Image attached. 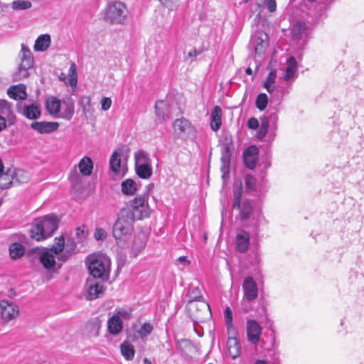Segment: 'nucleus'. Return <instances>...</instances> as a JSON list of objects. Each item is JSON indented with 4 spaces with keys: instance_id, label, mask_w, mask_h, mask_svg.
<instances>
[{
    "instance_id": "nucleus-1",
    "label": "nucleus",
    "mask_w": 364,
    "mask_h": 364,
    "mask_svg": "<svg viewBox=\"0 0 364 364\" xmlns=\"http://www.w3.org/2000/svg\"><path fill=\"white\" fill-rule=\"evenodd\" d=\"M232 208L240 210L239 219L246 226L259 227L267 223L261 210L253 208L251 200L241 202L240 193L235 198Z\"/></svg>"
},
{
    "instance_id": "nucleus-2",
    "label": "nucleus",
    "mask_w": 364,
    "mask_h": 364,
    "mask_svg": "<svg viewBox=\"0 0 364 364\" xmlns=\"http://www.w3.org/2000/svg\"><path fill=\"white\" fill-rule=\"evenodd\" d=\"M130 215L129 212L121 209L118 218L113 226V237L117 245L121 248H125L132 238L134 222L136 220Z\"/></svg>"
},
{
    "instance_id": "nucleus-3",
    "label": "nucleus",
    "mask_w": 364,
    "mask_h": 364,
    "mask_svg": "<svg viewBox=\"0 0 364 364\" xmlns=\"http://www.w3.org/2000/svg\"><path fill=\"white\" fill-rule=\"evenodd\" d=\"M58 227V220L56 216L47 215L34 220L30 230L31 237L41 241L51 237Z\"/></svg>"
},
{
    "instance_id": "nucleus-4",
    "label": "nucleus",
    "mask_w": 364,
    "mask_h": 364,
    "mask_svg": "<svg viewBox=\"0 0 364 364\" xmlns=\"http://www.w3.org/2000/svg\"><path fill=\"white\" fill-rule=\"evenodd\" d=\"M128 11L126 5L119 1L109 2L105 9L104 18L112 24H122L126 20Z\"/></svg>"
},
{
    "instance_id": "nucleus-5",
    "label": "nucleus",
    "mask_w": 364,
    "mask_h": 364,
    "mask_svg": "<svg viewBox=\"0 0 364 364\" xmlns=\"http://www.w3.org/2000/svg\"><path fill=\"white\" fill-rule=\"evenodd\" d=\"M173 136L176 139L183 141L194 140L197 131L191 122L184 117L176 119L173 124Z\"/></svg>"
},
{
    "instance_id": "nucleus-6",
    "label": "nucleus",
    "mask_w": 364,
    "mask_h": 364,
    "mask_svg": "<svg viewBox=\"0 0 364 364\" xmlns=\"http://www.w3.org/2000/svg\"><path fill=\"white\" fill-rule=\"evenodd\" d=\"M20 63L18 70L15 72L14 77L15 80H22L26 78L29 73L28 70L33 66L34 60L32 52L25 44H21V49L18 53Z\"/></svg>"
},
{
    "instance_id": "nucleus-7",
    "label": "nucleus",
    "mask_w": 364,
    "mask_h": 364,
    "mask_svg": "<svg viewBox=\"0 0 364 364\" xmlns=\"http://www.w3.org/2000/svg\"><path fill=\"white\" fill-rule=\"evenodd\" d=\"M130 213V217L134 220H141L148 218L151 213V209L148 204V196L146 195H139L131 201L130 206L122 208Z\"/></svg>"
},
{
    "instance_id": "nucleus-8",
    "label": "nucleus",
    "mask_w": 364,
    "mask_h": 364,
    "mask_svg": "<svg viewBox=\"0 0 364 364\" xmlns=\"http://www.w3.org/2000/svg\"><path fill=\"white\" fill-rule=\"evenodd\" d=\"M109 268V260L104 256H92L89 258L88 269L95 278L107 277Z\"/></svg>"
},
{
    "instance_id": "nucleus-9",
    "label": "nucleus",
    "mask_w": 364,
    "mask_h": 364,
    "mask_svg": "<svg viewBox=\"0 0 364 364\" xmlns=\"http://www.w3.org/2000/svg\"><path fill=\"white\" fill-rule=\"evenodd\" d=\"M250 43L254 47L256 54H263L269 46V36L262 31H257L252 36Z\"/></svg>"
},
{
    "instance_id": "nucleus-10",
    "label": "nucleus",
    "mask_w": 364,
    "mask_h": 364,
    "mask_svg": "<svg viewBox=\"0 0 364 364\" xmlns=\"http://www.w3.org/2000/svg\"><path fill=\"white\" fill-rule=\"evenodd\" d=\"M244 301H254L258 296V287L252 277H247L242 283Z\"/></svg>"
},
{
    "instance_id": "nucleus-11",
    "label": "nucleus",
    "mask_w": 364,
    "mask_h": 364,
    "mask_svg": "<svg viewBox=\"0 0 364 364\" xmlns=\"http://www.w3.org/2000/svg\"><path fill=\"white\" fill-rule=\"evenodd\" d=\"M246 331L248 341L253 345H257L259 342L262 333L260 325L255 320L249 319L247 321Z\"/></svg>"
},
{
    "instance_id": "nucleus-12",
    "label": "nucleus",
    "mask_w": 364,
    "mask_h": 364,
    "mask_svg": "<svg viewBox=\"0 0 364 364\" xmlns=\"http://www.w3.org/2000/svg\"><path fill=\"white\" fill-rule=\"evenodd\" d=\"M1 315L5 321H9L18 314V306L7 300L0 301Z\"/></svg>"
},
{
    "instance_id": "nucleus-13",
    "label": "nucleus",
    "mask_w": 364,
    "mask_h": 364,
    "mask_svg": "<svg viewBox=\"0 0 364 364\" xmlns=\"http://www.w3.org/2000/svg\"><path fill=\"white\" fill-rule=\"evenodd\" d=\"M60 124L57 122H33L31 124V128L39 134H50L56 131Z\"/></svg>"
},
{
    "instance_id": "nucleus-14",
    "label": "nucleus",
    "mask_w": 364,
    "mask_h": 364,
    "mask_svg": "<svg viewBox=\"0 0 364 364\" xmlns=\"http://www.w3.org/2000/svg\"><path fill=\"white\" fill-rule=\"evenodd\" d=\"M309 34V28L304 22L296 23L291 28V35L294 41L297 43L304 44Z\"/></svg>"
},
{
    "instance_id": "nucleus-15",
    "label": "nucleus",
    "mask_w": 364,
    "mask_h": 364,
    "mask_svg": "<svg viewBox=\"0 0 364 364\" xmlns=\"http://www.w3.org/2000/svg\"><path fill=\"white\" fill-rule=\"evenodd\" d=\"M231 157V144H226L223 146L221 149V167L220 171L223 173V178L225 179L229 174L230 163Z\"/></svg>"
},
{
    "instance_id": "nucleus-16",
    "label": "nucleus",
    "mask_w": 364,
    "mask_h": 364,
    "mask_svg": "<svg viewBox=\"0 0 364 364\" xmlns=\"http://www.w3.org/2000/svg\"><path fill=\"white\" fill-rule=\"evenodd\" d=\"M17 111L27 119L33 120L38 119L41 114V108L36 104L18 107Z\"/></svg>"
},
{
    "instance_id": "nucleus-17",
    "label": "nucleus",
    "mask_w": 364,
    "mask_h": 364,
    "mask_svg": "<svg viewBox=\"0 0 364 364\" xmlns=\"http://www.w3.org/2000/svg\"><path fill=\"white\" fill-rule=\"evenodd\" d=\"M250 246V235L247 232L240 230L237 232L235 238L236 250L240 253L246 252Z\"/></svg>"
},
{
    "instance_id": "nucleus-18",
    "label": "nucleus",
    "mask_w": 364,
    "mask_h": 364,
    "mask_svg": "<svg viewBox=\"0 0 364 364\" xmlns=\"http://www.w3.org/2000/svg\"><path fill=\"white\" fill-rule=\"evenodd\" d=\"M258 149L256 146H250L243 154L245 165L250 169H253L257 163Z\"/></svg>"
},
{
    "instance_id": "nucleus-19",
    "label": "nucleus",
    "mask_w": 364,
    "mask_h": 364,
    "mask_svg": "<svg viewBox=\"0 0 364 364\" xmlns=\"http://www.w3.org/2000/svg\"><path fill=\"white\" fill-rule=\"evenodd\" d=\"M6 93L10 98L15 100H23L27 97L26 87L23 84L9 87Z\"/></svg>"
},
{
    "instance_id": "nucleus-20",
    "label": "nucleus",
    "mask_w": 364,
    "mask_h": 364,
    "mask_svg": "<svg viewBox=\"0 0 364 364\" xmlns=\"http://www.w3.org/2000/svg\"><path fill=\"white\" fill-rule=\"evenodd\" d=\"M0 115L8 118L9 125L14 124L16 116L13 111V105L6 100H0Z\"/></svg>"
},
{
    "instance_id": "nucleus-21",
    "label": "nucleus",
    "mask_w": 364,
    "mask_h": 364,
    "mask_svg": "<svg viewBox=\"0 0 364 364\" xmlns=\"http://www.w3.org/2000/svg\"><path fill=\"white\" fill-rule=\"evenodd\" d=\"M61 102L55 97H50L46 100V108L47 112L55 118H60Z\"/></svg>"
},
{
    "instance_id": "nucleus-22",
    "label": "nucleus",
    "mask_w": 364,
    "mask_h": 364,
    "mask_svg": "<svg viewBox=\"0 0 364 364\" xmlns=\"http://www.w3.org/2000/svg\"><path fill=\"white\" fill-rule=\"evenodd\" d=\"M222 124V109L216 105L213 107L210 114V128L213 131L217 132L220 129Z\"/></svg>"
},
{
    "instance_id": "nucleus-23",
    "label": "nucleus",
    "mask_w": 364,
    "mask_h": 364,
    "mask_svg": "<svg viewBox=\"0 0 364 364\" xmlns=\"http://www.w3.org/2000/svg\"><path fill=\"white\" fill-rule=\"evenodd\" d=\"M39 260L43 267L46 269H53L56 265V262L53 253L48 250L41 252Z\"/></svg>"
},
{
    "instance_id": "nucleus-24",
    "label": "nucleus",
    "mask_w": 364,
    "mask_h": 364,
    "mask_svg": "<svg viewBox=\"0 0 364 364\" xmlns=\"http://www.w3.org/2000/svg\"><path fill=\"white\" fill-rule=\"evenodd\" d=\"M156 114L159 120L169 118V105L165 100H159L155 104Z\"/></svg>"
},
{
    "instance_id": "nucleus-25",
    "label": "nucleus",
    "mask_w": 364,
    "mask_h": 364,
    "mask_svg": "<svg viewBox=\"0 0 364 364\" xmlns=\"http://www.w3.org/2000/svg\"><path fill=\"white\" fill-rule=\"evenodd\" d=\"M121 163V154L117 151H114L109 160L110 168L114 173L123 176L124 175V171L122 168Z\"/></svg>"
},
{
    "instance_id": "nucleus-26",
    "label": "nucleus",
    "mask_w": 364,
    "mask_h": 364,
    "mask_svg": "<svg viewBox=\"0 0 364 364\" xmlns=\"http://www.w3.org/2000/svg\"><path fill=\"white\" fill-rule=\"evenodd\" d=\"M51 43V38L49 34H41L36 40L33 49L35 51H46Z\"/></svg>"
},
{
    "instance_id": "nucleus-27",
    "label": "nucleus",
    "mask_w": 364,
    "mask_h": 364,
    "mask_svg": "<svg viewBox=\"0 0 364 364\" xmlns=\"http://www.w3.org/2000/svg\"><path fill=\"white\" fill-rule=\"evenodd\" d=\"M229 355L235 359L240 356L241 350L238 339L235 337H229L227 342Z\"/></svg>"
},
{
    "instance_id": "nucleus-28",
    "label": "nucleus",
    "mask_w": 364,
    "mask_h": 364,
    "mask_svg": "<svg viewBox=\"0 0 364 364\" xmlns=\"http://www.w3.org/2000/svg\"><path fill=\"white\" fill-rule=\"evenodd\" d=\"M108 331L111 334L117 335L122 329V321L119 316L113 315L107 321Z\"/></svg>"
},
{
    "instance_id": "nucleus-29",
    "label": "nucleus",
    "mask_w": 364,
    "mask_h": 364,
    "mask_svg": "<svg viewBox=\"0 0 364 364\" xmlns=\"http://www.w3.org/2000/svg\"><path fill=\"white\" fill-rule=\"evenodd\" d=\"M297 71V62L294 56H291L287 60V65L284 75V79L286 81H289L293 79Z\"/></svg>"
},
{
    "instance_id": "nucleus-30",
    "label": "nucleus",
    "mask_w": 364,
    "mask_h": 364,
    "mask_svg": "<svg viewBox=\"0 0 364 364\" xmlns=\"http://www.w3.org/2000/svg\"><path fill=\"white\" fill-rule=\"evenodd\" d=\"M78 168L82 175L90 176L93 169V162L88 156H84L78 164Z\"/></svg>"
},
{
    "instance_id": "nucleus-31",
    "label": "nucleus",
    "mask_w": 364,
    "mask_h": 364,
    "mask_svg": "<svg viewBox=\"0 0 364 364\" xmlns=\"http://www.w3.org/2000/svg\"><path fill=\"white\" fill-rule=\"evenodd\" d=\"M121 189L124 195L133 196L136 193L138 188L133 179L127 178L122 182Z\"/></svg>"
},
{
    "instance_id": "nucleus-32",
    "label": "nucleus",
    "mask_w": 364,
    "mask_h": 364,
    "mask_svg": "<svg viewBox=\"0 0 364 364\" xmlns=\"http://www.w3.org/2000/svg\"><path fill=\"white\" fill-rule=\"evenodd\" d=\"M105 291L104 285L100 282L90 285L87 290V299L93 300L103 294Z\"/></svg>"
},
{
    "instance_id": "nucleus-33",
    "label": "nucleus",
    "mask_w": 364,
    "mask_h": 364,
    "mask_svg": "<svg viewBox=\"0 0 364 364\" xmlns=\"http://www.w3.org/2000/svg\"><path fill=\"white\" fill-rule=\"evenodd\" d=\"M278 108L277 107H269L261 119H266L268 124L277 128V122L278 120Z\"/></svg>"
},
{
    "instance_id": "nucleus-34",
    "label": "nucleus",
    "mask_w": 364,
    "mask_h": 364,
    "mask_svg": "<svg viewBox=\"0 0 364 364\" xmlns=\"http://www.w3.org/2000/svg\"><path fill=\"white\" fill-rule=\"evenodd\" d=\"M120 350L123 357L127 360H133L135 354L134 346L129 342L124 341L120 345Z\"/></svg>"
},
{
    "instance_id": "nucleus-35",
    "label": "nucleus",
    "mask_w": 364,
    "mask_h": 364,
    "mask_svg": "<svg viewBox=\"0 0 364 364\" xmlns=\"http://www.w3.org/2000/svg\"><path fill=\"white\" fill-rule=\"evenodd\" d=\"M79 104L84 114L90 116L92 115L95 109L91 103V97L90 96H82L80 99Z\"/></svg>"
},
{
    "instance_id": "nucleus-36",
    "label": "nucleus",
    "mask_w": 364,
    "mask_h": 364,
    "mask_svg": "<svg viewBox=\"0 0 364 364\" xmlns=\"http://www.w3.org/2000/svg\"><path fill=\"white\" fill-rule=\"evenodd\" d=\"M25 253L24 247L18 242L13 243L9 247V254L11 258L16 259L22 257Z\"/></svg>"
},
{
    "instance_id": "nucleus-37",
    "label": "nucleus",
    "mask_w": 364,
    "mask_h": 364,
    "mask_svg": "<svg viewBox=\"0 0 364 364\" xmlns=\"http://www.w3.org/2000/svg\"><path fill=\"white\" fill-rule=\"evenodd\" d=\"M136 173L143 179H147L152 175L151 164L135 166Z\"/></svg>"
},
{
    "instance_id": "nucleus-38",
    "label": "nucleus",
    "mask_w": 364,
    "mask_h": 364,
    "mask_svg": "<svg viewBox=\"0 0 364 364\" xmlns=\"http://www.w3.org/2000/svg\"><path fill=\"white\" fill-rule=\"evenodd\" d=\"M135 166L151 164L149 154L143 151L139 150L134 154Z\"/></svg>"
},
{
    "instance_id": "nucleus-39",
    "label": "nucleus",
    "mask_w": 364,
    "mask_h": 364,
    "mask_svg": "<svg viewBox=\"0 0 364 364\" xmlns=\"http://www.w3.org/2000/svg\"><path fill=\"white\" fill-rule=\"evenodd\" d=\"M65 108L60 113V118L70 119L74 114V105L73 102H64Z\"/></svg>"
},
{
    "instance_id": "nucleus-40",
    "label": "nucleus",
    "mask_w": 364,
    "mask_h": 364,
    "mask_svg": "<svg viewBox=\"0 0 364 364\" xmlns=\"http://www.w3.org/2000/svg\"><path fill=\"white\" fill-rule=\"evenodd\" d=\"M68 83L71 86H76L77 82V66L75 63H72L68 74Z\"/></svg>"
},
{
    "instance_id": "nucleus-41",
    "label": "nucleus",
    "mask_w": 364,
    "mask_h": 364,
    "mask_svg": "<svg viewBox=\"0 0 364 364\" xmlns=\"http://www.w3.org/2000/svg\"><path fill=\"white\" fill-rule=\"evenodd\" d=\"M12 184V176L8 173H0V189L9 188Z\"/></svg>"
},
{
    "instance_id": "nucleus-42",
    "label": "nucleus",
    "mask_w": 364,
    "mask_h": 364,
    "mask_svg": "<svg viewBox=\"0 0 364 364\" xmlns=\"http://www.w3.org/2000/svg\"><path fill=\"white\" fill-rule=\"evenodd\" d=\"M268 103V97L267 95L264 93H260L257 95L255 101V105L257 108L260 110L263 111L267 107Z\"/></svg>"
},
{
    "instance_id": "nucleus-43",
    "label": "nucleus",
    "mask_w": 364,
    "mask_h": 364,
    "mask_svg": "<svg viewBox=\"0 0 364 364\" xmlns=\"http://www.w3.org/2000/svg\"><path fill=\"white\" fill-rule=\"evenodd\" d=\"M65 247V240L63 237H56L55 239V242L52 245L50 248V252H53L55 255H58L60 253Z\"/></svg>"
},
{
    "instance_id": "nucleus-44",
    "label": "nucleus",
    "mask_w": 364,
    "mask_h": 364,
    "mask_svg": "<svg viewBox=\"0 0 364 364\" xmlns=\"http://www.w3.org/2000/svg\"><path fill=\"white\" fill-rule=\"evenodd\" d=\"M153 331V326L149 323H144L136 331L141 339H145Z\"/></svg>"
},
{
    "instance_id": "nucleus-45",
    "label": "nucleus",
    "mask_w": 364,
    "mask_h": 364,
    "mask_svg": "<svg viewBox=\"0 0 364 364\" xmlns=\"http://www.w3.org/2000/svg\"><path fill=\"white\" fill-rule=\"evenodd\" d=\"M225 322L227 326L228 333H230V331L233 330L232 325V313L230 307H226L224 311Z\"/></svg>"
},
{
    "instance_id": "nucleus-46",
    "label": "nucleus",
    "mask_w": 364,
    "mask_h": 364,
    "mask_svg": "<svg viewBox=\"0 0 364 364\" xmlns=\"http://www.w3.org/2000/svg\"><path fill=\"white\" fill-rule=\"evenodd\" d=\"M11 6L14 10H25L31 7V3L26 0H16Z\"/></svg>"
},
{
    "instance_id": "nucleus-47",
    "label": "nucleus",
    "mask_w": 364,
    "mask_h": 364,
    "mask_svg": "<svg viewBox=\"0 0 364 364\" xmlns=\"http://www.w3.org/2000/svg\"><path fill=\"white\" fill-rule=\"evenodd\" d=\"M269 125L266 119H261V124L257 133V136L259 139H262L267 134Z\"/></svg>"
},
{
    "instance_id": "nucleus-48",
    "label": "nucleus",
    "mask_w": 364,
    "mask_h": 364,
    "mask_svg": "<svg viewBox=\"0 0 364 364\" xmlns=\"http://www.w3.org/2000/svg\"><path fill=\"white\" fill-rule=\"evenodd\" d=\"M246 188L250 190H254L256 184V179L254 176L247 175L245 179Z\"/></svg>"
},
{
    "instance_id": "nucleus-49",
    "label": "nucleus",
    "mask_w": 364,
    "mask_h": 364,
    "mask_svg": "<svg viewBox=\"0 0 364 364\" xmlns=\"http://www.w3.org/2000/svg\"><path fill=\"white\" fill-rule=\"evenodd\" d=\"M107 237L106 231L102 228H97L94 232V237L96 240H104Z\"/></svg>"
},
{
    "instance_id": "nucleus-50",
    "label": "nucleus",
    "mask_w": 364,
    "mask_h": 364,
    "mask_svg": "<svg viewBox=\"0 0 364 364\" xmlns=\"http://www.w3.org/2000/svg\"><path fill=\"white\" fill-rule=\"evenodd\" d=\"M101 109L103 111L108 110L112 105V100L109 97H104L101 100Z\"/></svg>"
},
{
    "instance_id": "nucleus-51",
    "label": "nucleus",
    "mask_w": 364,
    "mask_h": 364,
    "mask_svg": "<svg viewBox=\"0 0 364 364\" xmlns=\"http://www.w3.org/2000/svg\"><path fill=\"white\" fill-rule=\"evenodd\" d=\"M114 315L119 316L120 318H122L125 320H129L132 316V313L130 311H127L125 309H119L117 311V314Z\"/></svg>"
},
{
    "instance_id": "nucleus-52",
    "label": "nucleus",
    "mask_w": 364,
    "mask_h": 364,
    "mask_svg": "<svg viewBox=\"0 0 364 364\" xmlns=\"http://www.w3.org/2000/svg\"><path fill=\"white\" fill-rule=\"evenodd\" d=\"M247 127L252 130L258 129L259 127L258 120L255 117L250 118L247 121Z\"/></svg>"
},
{
    "instance_id": "nucleus-53",
    "label": "nucleus",
    "mask_w": 364,
    "mask_h": 364,
    "mask_svg": "<svg viewBox=\"0 0 364 364\" xmlns=\"http://www.w3.org/2000/svg\"><path fill=\"white\" fill-rule=\"evenodd\" d=\"M264 5L271 13L274 12L277 9L275 0H264Z\"/></svg>"
},
{
    "instance_id": "nucleus-54",
    "label": "nucleus",
    "mask_w": 364,
    "mask_h": 364,
    "mask_svg": "<svg viewBox=\"0 0 364 364\" xmlns=\"http://www.w3.org/2000/svg\"><path fill=\"white\" fill-rule=\"evenodd\" d=\"M127 262V256L124 254H119L117 256L118 269L122 268Z\"/></svg>"
},
{
    "instance_id": "nucleus-55",
    "label": "nucleus",
    "mask_w": 364,
    "mask_h": 364,
    "mask_svg": "<svg viewBox=\"0 0 364 364\" xmlns=\"http://www.w3.org/2000/svg\"><path fill=\"white\" fill-rule=\"evenodd\" d=\"M252 302L253 301H244V297L242 298V309L244 313H247L252 309Z\"/></svg>"
},
{
    "instance_id": "nucleus-56",
    "label": "nucleus",
    "mask_w": 364,
    "mask_h": 364,
    "mask_svg": "<svg viewBox=\"0 0 364 364\" xmlns=\"http://www.w3.org/2000/svg\"><path fill=\"white\" fill-rule=\"evenodd\" d=\"M192 297L193 298V300H191V301H189V304H190V305L193 304V303H194L195 301H199V302L200 301V307H201V308L207 309H210V307H209V306H208V304L207 303L204 302L203 301H200V298H201V296H192Z\"/></svg>"
},
{
    "instance_id": "nucleus-57",
    "label": "nucleus",
    "mask_w": 364,
    "mask_h": 364,
    "mask_svg": "<svg viewBox=\"0 0 364 364\" xmlns=\"http://www.w3.org/2000/svg\"><path fill=\"white\" fill-rule=\"evenodd\" d=\"M74 252V249L70 248V250L66 249L65 251L60 256L61 261H66Z\"/></svg>"
},
{
    "instance_id": "nucleus-58",
    "label": "nucleus",
    "mask_w": 364,
    "mask_h": 364,
    "mask_svg": "<svg viewBox=\"0 0 364 364\" xmlns=\"http://www.w3.org/2000/svg\"><path fill=\"white\" fill-rule=\"evenodd\" d=\"M9 125L8 118L0 115V132L5 130Z\"/></svg>"
},
{
    "instance_id": "nucleus-59",
    "label": "nucleus",
    "mask_w": 364,
    "mask_h": 364,
    "mask_svg": "<svg viewBox=\"0 0 364 364\" xmlns=\"http://www.w3.org/2000/svg\"><path fill=\"white\" fill-rule=\"evenodd\" d=\"M189 263L190 261L186 256H181L176 259V264L182 265L183 267L189 264Z\"/></svg>"
},
{
    "instance_id": "nucleus-60",
    "label": "nucleus",
    "mask_w": 364,
    "mask_h": 364,
    "mask_svg": "<svg viewBox=\"0 0 364 364\" xmlns=\"http://www.w3.org/2000/svg\"><path fill=\"white\" fill-rule=\"evenodd\" d=\"M80 176L76 170L72 171L69 176V180L72 183H77L79 180Z\"/></svg>"
},
{
    "instance_id": "nucleus-61",
    "label": "nucleus",
    "mask_w": 364,
    "mask_h": 364,
    "mask_svg": "<svg viewBox=\"0 0 364 364\" xmlns=\"http://www.w3.org/2000/svg\"><path fill=\"white\" fill-rule=\"evenodd\" d=\"M276 78V74L274 72H270L264 81V84H274Z\"/></svg>"
},
{
    "instance_id": "nucleus-62",
    "label": "nucleus",
    "mask_w": 364,
    "mask_h": 364,
    "mask_svg": "<svg viewBox=\"0 0 364 364\" xmlns=\"http://www.w3.org/2000/svg\"><path fill=\"white\" fill-rule=\"evenodd\" d=\"M264 87L266 88V90H267V92L269 93H272L273 91L274 90V84H264Z\"/></svg>"
},
{
    "instance_id": "nucleus-63",
    "label": "nucleus",
    "mask_w": 364,
    "mask_h": 364,
    "mask_svg": "<svg viewBox=\"0 0 364 364\" xmlns=\"http://www.w3.org/2000/svg\"><path fill=\"white\" fill-rule=\"evenodd\" d=\"M198 54H199V52L196 49H193V50L190 51L187 54V56L188 58H196Z\"/></svg>"
},
{
    "instance_id": "nucleus-64",
    "label": "nucleus",
    "mask_w": 364,
    "mask_h": 364,
    "mask_svg": "<svg viewBox=\"0 0 364 364\" xmlns=\"http://www.w3.org/2000/svg\"><path fill=\"white\" fill-rule=\"evenodd\" d=\"M144 245H141L140 248L137 250V251H135L134 250V247H132V255L133 257H136L138 255V253L141 251V250H142L144 248Z\"/></svg>"
}]
</instances>
